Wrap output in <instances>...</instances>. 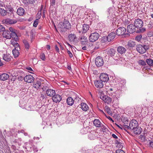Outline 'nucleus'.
<instances>
[{"mask_svg":"<svg viewBox=\"0 0 153 153\" xmlns=\"http://www.w3.org/2000/svg\"><path fill=\"white\" fill-rule=\"evenodd\" d=\"M89 26L87 24H84L82 26L81 25H76V29L79 33L81 32L82 33H86L89 29Z\"/></svg>","mask_w":153,"mask_h":153,"instance_id":"nucleus-3","label":"nucleus"},{"mask_svg":"<svg viewBox=\"0 0 153 153\" xmlns=\"http://www.w3.org/2000/svg\"><path fill=\"white\" fill-rule=\"evenodd\" d=\"M5 30V27L3 25H0V33L3 32Z\"/></svg>","mask_w":153,"mask_h":153,"instance_id":"nucleus-48","label":"nucleus"},{"mask_svg":"<svg viewBox=\"0 0 153 153\" xmlns=\"http://www.w3.org/2000/svg\"><path fill=\"white\" fill-rule=\"evenodd\" d=\"M116 36V33L114 32H112L110 33L108 35L107 38V41L110 42L113 40L115 38Z\"/></svg>","mask_w":153,"mask_h":153,"instance_id":"nucleus-18","label":"nucleus"},{"mask_svg":"<svg viewBox=\"0 0 153 153\" xmlns=\"http://www.w3.org/2000/svg\"><path fill=\"white\" fill-rule=\"evenodd\" d=\"M136 27L132 24H130L127 27V31L130 33H132L136 31Z\"/></svg>","mask_w":153,"mask_h":153,"instance_id":"nucleus-13","label":"nucleus"},{"mask_svg":"<svg viewBox=\"0 0 153 153\" xmlns=\"http://www.w3.org/2000/svg\"><path fill=\"white\" fill-rule=\"evenodd\" d=\"M9 76L7 74L3 73L0 75V80L2 81H5L8 79Z\"/></svg>","mask_w":153,"mask_h":153,"instance_id":"nucleus-25","label":"nucleus"},{"mask_svg":"<svg viewBox=\"0 0 153 153\" xmlns=\"http://www.w3.org/2000/svg\"><path fill=\"white\" fill-rule=\"evenodd\" d=\"M149 146L153 149V138L151 139L150 140H149Z\"/></svg>","mask_w":153,"mask_h":153,"instance_id":"nucleus-39","label":"nucleus"},{"mask_svg":"<svg viewBox=\"0 0 153 153\" xmlns=\"http://www.w3.org/2000/svg\"><path fill=\"white\" fill-rule=\"evenodd\" d=\"M113 8L112 7H109L108 9V11L109 14L112 13V12L113 11Z\"/></svg>","mask_w":153,"mask_h":153,"instance_id":"nucleus-50","label":"nucleus"},{"mask_svg":"<svg viewBox=\"0 0 153 153\" xmlns=\"http://www.w3.org/2000/svg\"><path fill=\"white\" fill-rule=\"evenodd\" d=\"M74 100L71 97H69L67 99L66 102L68 105H72L74 104Z\"/></svg>","mask_w":153,"mask_h":153,"instance_id":"nucleus-29","label":"nucleus"},{"mask_svg":"<svg viewBox=\"0 0 153 153\" xmlns=\"http://www.w3.org/2000/svg\"><path fill=\"white\" fill-rule=\"evenodd\" d=\"M7 12L5 10L0 8V14L2 16H5L7 15Z\"/></svg>","mask_w":153,"mask_h":153,"instance_id":"nucleus-36","label":"nucleus"},{"mask_svg":"<svg viewBox=\"0 0 153 153\" xmlns=\"http://www.w3.org/2000/svg\"><path fill=\"white\" fill-rule=\"evenodd\" d=\"M146 62L147 64L150 66L153 65V60L151 59H147L146 60Z\"/></svg>","mask_w":153,"mask_h":153,"instance_id":"nucleus-38","label":"nucleus"},{"mask_svg":"<svg viewBox=\"0 0 153 153\" xmlns=\"http://www.w3.org/2000/svg\"><path fill=\"white\" fill-rule=\"evenodd\" d=\"M39 22V20L38 19H36L34 21L33 23V26L34 27H36L37 25L38 24Z\"/></svg>","mask_w":153,"mask_h":153,"instance_id":"nucleus-43","label":"nucleus"},{"mask_svg":"<svg viewBox=\"0 0 153 153\" xmlns=\"http://www.w3.org/2000/svg\"><path fill=\"white\" fill-rule=\"evenodd\" d=\"M100 79L102 82H107L109 79L108 75L105 73L101 74L100 76Z\"/></svg>","mask_w":153,"mask_h":153,"instance_id":"nucleus-11","label":"nucleus"},{"mask_svg":"<svg viewBox=\"0 0 153 153\" xmlns=\"http://www.w3.org/2000/svg\"><path fill=\"white\" fill-rule=\"evenodd\" d=\"M46 94L47 96L50 97H53L56 94V92L54 90L48 89L46 91Z\"/></svg>","mask_w":153,"mask_h":153,"instance_id":"nucleus-19","label":"nucleus"},{"mask_svg":"<svg viewBox=\"0 0 153 153\" xmlns=\"http://www.w3.org/2000/svg\"><path fill=\"white\" fill-rule=\"evenodd\" d=\"M24 79L25 82L30 83L33 82L34 78L32 75H26Z\"/></svg>","mask_w":153,"mask_h":153,"instance_id":"nucleus-14","label":"nucleus"},{"mask_svg":"<svg viewBox=\"0 0 153 153\" xmlns=\"http://www.w3.org/2000/svg\"><path fill=\"white\" fill-rule=\"evenodd\" d=\"M58 43L59 44V46L60 47L61 49H62V50H63L64 49V48H63V47L58 42Z\"/></svg>","mask_w":153,"mask_h":153,"instance_id":"nucleus-62","label":"nucleus"},{"mask_svg":"<svg viewBox=\"0 0 153 153\" xmlns=\"http://www.w3.org/2000/svg\"><path fill=\"white\" fill-rule=\"evenodd\" d=\"M81 106L82 109L83 111H86L88 109V107L86 103H82L81 104Z\"/></svg>","mask_w":153,"mask_h":153,"instance_id":"nucleus-28","label":"nucleus"},{"mask_svg":"<svg viewBox=\"0 0 153 153\" xmlns=\"http://www.w3.org/2000/svg\"><path fill=\"white\" fill-rule=\"evenodd\" d=\"M7 8L8 10L10 12H12L13 10V9L10 6H9L8 7L7 6Z\"/></svg>","mask_w":153,"mask_h":153,"instance_id":"nucleus-55","label":"nucleus"},{"mask_svg":"<svg viewBox=\"0 0 153 153\" xmlns=\"http://www.w3.org/2000/svg\"><path fill=\"white\" fill-rule=\"evenodd\" d=\"M23 42L24 44L25 48L27 50H28L30 46L28 42L26 40H24Z\"/></svg>","mask_w":153,"mask_h":153,"instance_id":"nucleus-35","label":"nucleus"},{"mask_svg":"<svg viewBox=\"0 0 153 153\" xmlns=\"http://www.w3.org/2000/svg\"><path fill=\"white\" fill-rule=\"evenodd\" d=\"M149 45H137L136 46V50L140 54H143L146 52V50L149 48Z\"/></svg>","mask_w":153,"mask_h":153,"instance_id":"nucleus-2","label":"nucleus"},{"mask_svg":"<svg viewBox=\"0 0 153 153\" xmlns=\"http://www.w3.org/2000/svg\"><path fill=\"white\" fill-rule=\"evenodd\" d=\"M117 50L119 53L122 54L125 53L126 50L124 47L122 46H120L118 47Z\"/></svg>","mask_w":153,"mask_h":153,"instance_id":"nucleus-23","label":"nucleus"},{"mask_svg":"<svg viewBox=\"0 0 153 153\" xmlns=\"http://www.w3.org/2000/svg\"><path fill=\"white\" fill-rule=\"evenodd\" d=\"M138 63L140 65H142L143 66L145 65H146L145 62L142 60H139L138 61Z\"/></svg>","mask_w":153,"mask_h":153,"instance_id":"nucleus-40","label":"nucleus"},{"mask_svg":"<svg viewBox=\"0 0 153 153\" xmlns=\"http://www.w3.org/2000/svg\"><path fill=\"white\" fill-rule=\"evenodd\" d=\"M138 126V123L137 121L135 120H131L129 124V128L131 130H133L135 129L137 126Z\"/></svg>","mask_w":153,"mask_h":153,"instance_id":"nucleus-9","label":"nucleus"},{"mask_svg":"<svg viewBox=\"0 0 153 153\" xmlns=\"http://www.w3.org/2000/svg\"><path fill=\"white\" fill-rule=\"evenodd\" d=\"M12 38L10 41L11 44H12L14 47L17 48H19V45L17 42V40H18V36H16L12 37Z\"/></svg>","mask_w":153,"mask_h":153,"instance_id":"nucleus-7","label":"nucleus"},{"mask_svg":"<svg viewBox=\"0 0 153 153\" xmlns=\"http://www.w3.org/2000/svg\"><path fill=\"white\" fill-rule=\"evenodd\" d=\"M44 7V6L43 5H41L40 10H39L36 15V17L37 18V19H38V20L40 18L41 14H42V9L43 7Z\"/></svg>","mask_w":153,"mask_h":153,"instance_id":"nucleus-32","label":"nucleus"},{"mask_svg":"<svg viewBox=\"0 0 153 153\" xmlns=\"http://www.w3.org/2000/svg\"><path fill=\"white\" fill-rule=\"evenodd\" d=\"M95 63L97 67L102 66L104 63L102 57L100 56L97 57L95 59Z\"/></svg>","mask_w":153,"mask_h":153,"instance_id":"nucleus-8","label":"nucleus"},{"mask_svg":"<svg viewBox=\"0 0 153 153\" xmlns=\"http://www.w3.org/2000/svg\"><path fill=\"white\" fill-rule=\"evenodd\" d=\"M123 128H125V129H130V128H129V125L128 126L127 125H126L125 124H124L123 126Z\"/></svg>","mask_w":153,"mask_h":153,"instance_id":"nucleus-52","label":"nucleus"},{"mask_svg":"<svg viewBox=\"0 0 153 153\" xmlns=\"http://www.w3.org/2000/svg\"><path fill=\"white\" fill-rule=\"evenodd\" d=\"M40 58L43 61H45V55L44 53L41 54L40 55Z\"/></svg>","mask_w":153,"mask_h":153,"instance_id":"nucleus-44","label":"nucleus"},{"mask_svg":"<svg viewBox=\"0 0 153 153\" xmlns=\"http://www.w3.org/2000/svg\"><path fill=\"white\" fill-rule=\"evenodd\" d=\"M55 49L56 50V51L57 52H59V49L57 45H56L55 46Z\"/></svg>","mask_w":153,"mask_h":153,"instance_id":"nucleus-57","label":"nucleus"},{"mask_svg":"<svg viewBox=\"0 0 153 153\" xmlns=\"http://www.w3.org/2000/svg\"><path fill=\"white\" fill-rule=\"evenodd\" d=\"M43 11V15H42V17H45V14L46 12V8L45 7L43 8L42 9V11Z\"/></svg>","mask_w":153,"mask_h":153,"instance_id":"nucleus-49","label":"nucleus"},{"mask_svg":"<svg viewBox=\"0 0 153 153\" xmlns=\"http://www.w3.org/2000/svg\"><path fill=\"white\" fill-rule=\"evenodd\" d=\"M100 98L105 103L108 104L110 103L112 101L111 99L106 95H101Z\"/></svg>","mask_w":153,"mask_h":153,"instance_id":"nucleus-12","label":"nucleus"},{"mask_svg":"<svg viewBox=\"0 0 153 153\" xmlns=\"http://www.w3.org/2000/svg\"><path fill=\"white\" fill-rule=\"evenodd\" d=\"M2 35L4 37L7 39H10L12 37L10 32L8 30H5L3 32Z\"/></svg>","mask_w":153,"mask_h":153,"instance_id":"nucleus-17","label":"nucleus"},{"mask_svg":"<svg viewBox=\"0 0 153 153\" xmlns=\"http://www.w3.org/2000/svg\"><path fill=\"white\" fill-rule=\"evenodd\" d=\"M9 31L11 33L12 37L17 36V35L16 30L12 27L9 28Z\"/></svg>","mask_w":153,"mask_h":153,"instance_id":"nucleus-26","label":"nucleus"},{"mask_svg":"<svg viewBox=\"0 0 153 153\" xmlns=\"http://www.w3.org/2000/svg\"><path fill=\"white\" fill-rule=\"evenodd\" d=\"M94 84L95 86L97 88H102L103 87L104 84L103 82L101 80H97L94 82Z\"/></svg>","mask_w":153,"mask_h":153,"instance_id":"nucleus-20","label":"nucleus"},{"mask_svg":"<svg viewBox=\"0 0 153 153\" xmlns=\"http://www.w3.org/2000/svg\"><path fill=\"white\" fill-rule=\"evenodd\" d=\"M30 4H33L35 2L36 0H28Z\"/></svg>","mask_w":153,"mask_h":153,"instance_id":"nucleus-54","label":"nucleus"},{"mask_svg":"<svg viewBox=\"0 0 153 153\" xmlns=\"http://www.w3.org/2000/svg\"><path fill=\"white\" fill-rule=\"evenodd\" d=\"M80 39L82 44L84 42H86L87 41L86 37L83 35H81L79 37Z\"/></svg>","mask_w":153,"mask_h":153,"instance_id":"nucleus-33","label":"nucleus"},{"mask_svg":"<svg viewBox=\"0 0 153 153\" xmlns=\"http://www.w3.org/2000/svg\"><path fill=\"white\" fill-rule=\"evenodd\" d=\"M60 30L62 32H65L67 30L69 29L71 26L69 22L65 19L64 20L63 22H60Z\"/></svg>","mask_w":153,"mask_h":153,"instance_id":"nucleus-1","label":"nucleus"},{"mask_svg":"<svg viewBox=\"0 0 153 153\" xmlns=\"http://www.w3.org/2000/svg\"><path fill=\"white\" fill-rule=\"evenodd\" d=\"M106 53L111 57L114 56L116 52V51L113 48L108 49L105 50Z\"/></svg>","mask_w":153,"mask_h":153,"instance_id":"nucleus-16","label":"nucleus"},{"mask_svg":"<svg viewBox=\"0 0 153 153\" xmlns=\"http://www.w3.org/2000/svg\"><path fill=\"white\" fill-rule=\"evenodd\" d=\"M105 109L108 113H111V110L108 106H105Z\"/></svg>","mask_w":153,"mask_h":153,"instance_id":"nucleus-46","label":"nucleus"},{"mask_svg":"<svg viewBox=\"0 0 153 153\" xmlns=\"http://www.w3.org/2000/svg\"><path fill=\"white\" fill-rule=\"evenodd\" d=\"M27 69L29 71H33V70L31 67H29L27 68Z\"/></svg>","mask_w":153,"mask_h":153,"instance_id":"nucleus-64","label":"nucleus"},{"mask_svg":"<svg viewBox=\"0 0 153 153\" xmlns=\"http://www.w3.org/2000/svg\"><path fill=\"white\" fill-rule=\"evenodd\" d=\"M68 37L69 40L71 42H74L76 41V40H77V37L74 34H69Z\"/></svg>","mask_w":153,"mask_h":153,"instance_id":"nucleus-21","label":"nucleus"},{"mask_svg":"<svg viewBox=\"0 0 153 153\" xmlns=\"http://www.w3.org/2000/svg\"><path fill=\"white\" fill-rule=\"evenodd\" d=\"M126 31V29L124 27H120L118 28L116 31V34L118 36H121L123 35L125 36H129V34H125V32Z\"/></svg>","mask_w":153,"mask_h":153,"instance_id":"nucleus-5","label":"nucleus"},{"mask_svg":"<svg viewBox=\"0 0 153 153\" xmlns=\"http://www.w3.org/2000/svg\"><path fill=\"white\" fill-rule=\"evenodd\" d=\"M3 59L7 62H9L11 59V56L8 53L4 54L2 56Z\"/></svg>","mask_w":153,"mask_h":153,"instance_id":"nucleus-24","label":"nucleus"},{"mask_svg":"<svg viewBox=\"0 0 153 153\" xmlns=\"http://www.w3.org/2000/svg\"><path fill=\"white\" fill-rule=\"evenodd\" d=\"M135 128L133 130L134 133L136 135L140 134L141 133L142 129L141 128H139L138 126Z\"/></svg>","mask_w":153,"mask_h":153,"instance_id":"nucleus-30","label":"nucleus"},{"mask_svg":"<svg viewBox=\"0 0 153 153\" xmlns=\"http://www.w3.org/2000/svg\"><path fill=\"white\" fill-rule=\"evenodd\" d=\"M142 38V35H140L137 36L135 37V40L137 41H139Z\"/></svg>","mask_w":153,"mask_h":153,"instance_id":"nucleus-41","label":"nucleus"},{"mask_svg":"<svg viewBox=\"0 0 153 153\" xmlns=\"http://www.w3.org/2000/svg\"><path fill=\"white\" fill-rule=\"evenodd\" d=\"M82 49L84 50H87L88 48H87V46H84L82 47Z\"/></svg>","mask_w":153,"mask_h":153,"instance_id":"nucleus-61","label":"nucleus"},{"mask_svg":"<svg viewBox=\"0 0 153 153\" xmlns=\"http://www.w3.org/2000/svg\"><path fill=\"white\" fill-rule=\"evenodd\" d=\"M140 138L143 141H145L146 140L145 136L141 135L140 136Z\"/></svg>","mask_w":153,"mask_h":153,"instance_id":"nucleus-47","label":"nucleus"},{"mask_svg":"<svg viewBox=\"0 0 153 153\" xmlns=\"http://www.w3.org/2000/svg\"><path fill=\"white\" fill-rule=\"evenodd\" d=\"M112 136L114 138H115V139H117L118 138V137L114 134H112Z\"/></svg>","mask_w":153,"mask_h":153,"instance_id":"nucleus-60","label":"nucleus"},{"mask_svg":"<svg viewBox=\"0 0 153 153\" xmlns=\"http://www.w3.org/2000/svg\"><path fill=\"white\" fill-rule=\"evenodd\" d=\"M4 3L3 2L0 1V7H4Z\"/></svg>","mask_w":153,"mask_h":153,"instance_id":"nucleus-56","label":"nucleus"},{"mask_svg":"<svg viewBox=\"0 0 153 153\" xmlns=\"http://www.w3.org/2000/svg\"><path fill=\"white\" fill-rule=\"evenodd\" d=\"M146 29L145 28L143 27L141 29H139L137 31V33H143L145 31Z\"/></svg>","mask_w":153,"mask_h":153,"instance_id":"nucleus-45","label":"nucleus"},{"mask_svg":"<svg viewBox=\"0 0 153 153\" xmlns=\"http://www.w3.org/2000/svg\"><path fill=\"white\" fill-rule=\"evenodd\" d=\"M17 22V21L16 20L11 19L9 18L4 19L2 21L3 24L7 25L14 24Z\"/></svg>","mask_w":153,"mask_h":153,"instance_id":"nucleus-6","label":"nucleus"},{"mask_svg":"<svg viewBox=\"0 0 153 153\" xmlns=\"http://www.w3.org/2000/svg\"><path fill=\"white\" fill-rule=\"evenodd\" d=\"M100 36L99 34L97 33H91L89 36V40L92 42H94L97 40Z\"/></svg>","mask_w":153,"mask_h":153,"instance_id":"nucleus-4","label":"nucleus"},{"mask_svg":"<svg viewBox=\"0 0 153 153\" xmlns=\"http://www.w3.org/2000/svg\"><path fill=\"white\" fill-rule=\"evenodd\" d=\"M106 117L110 120L113 123L114 122V121L113 120L112 118L110 116L107 117L106 115Z\"/></svg>","mask_w":153,"mask_h":153,"instance_id":"nucleus-58","label":"nucleus"},{"mask_svg":"<svg viewBox=\"0 0 153 153\" xmlns=\"http://www.w3.org/2000/svg\"><path fill=\"white\" fill-rule=\"evenodd\" d=\"M116 153H125V152L123 150L120 149L117 150Z\"/></svg>","mask_w":153,"mask_h":153,"instance_id":"nucleus-53","label":"nucleus"},{"mask_svg":"<svg viewBox=\"0 0 153 153\" xmlns=\"http://www.w3.org/2000/svg\"><path fill=\"white\" fill-rule=\"evenodd\" d=\"M67 53H68L69 57L70 58H72L73 56V55L71 52L69 50H67Z\"/></svg>","mask_w":153,"mask_h":153,"instance_id":"nucleus-51","label":"nucleus"},{"mask_svg":"<svg viewBox=\"0 0 153 153\" xmlns=\"http://www.w3.org/2000/svg\"><path fill=\"white\" fill-rule=\"evenodd\" d=\"M19 48H17L15 47L13 51V53L15 57H17L19 55V52L18 49Z\"/></svg>","mask_w":153,"mask_h":153,"instance_id":"nucleus-31","label":"nucleus"},{"mask_svg":"<svg viewBox=\"0 0 153 153\" xmlns=\"http://www.w3.org/2000/svg\"><path fill=\"white\" fill-rule=\"evenodd\" d=\"M55 0H51V4L52 6L55 4Z\"/></svg>","mask_w":153,"mask_h":153,"instance_id":"nucleus-59","label":"nucleus"},{"mask_svg":"<svg viewBox=\"0 0 153 153\" xmlns=\"http://www.w3.org/2000/svg\"><path fill=\"white\" fill-rule=\"evenodd\" d=\"M41 85V83L40 81H37L33 85V87L38 89Z\"/></svg>","mask_w":153,"mask_h":153,"instance_id":"nucleus-34","label":"nucleus"},{"mask_svg":"<svg viewBox=\"0 0 153 153\" xmlns=\"http://www.w3.org/2000/svg\"><path fill=\"white\" fill-rule=\"evenodd\" d=\"M61 96L59 94H54L52 97L53 102L57 103L59 102L62 100Z\"/></svg>","mask_w":153,"mask_h":153,"instance_id":"nucleus-15","label":"nucleus"},{"mask_svg":"<svg viewBox=\"0 0 153 153\" xmlns=\"http://www.w3.org/2000/svg\"><path fill=\"white\" fill-rule=\"evenodd\" d=\"M99 47L98 45H96L94 47V50H97L99 48Z\"/></svg>","mask_w":153,"mask_h":153,"instance_id":"nucleus-63","label":"nucleus"},{"mask_svg":"<svg viewBox=\"0 0 153 153\" xmlns=\"http://www.w3.org/2000/svg\"><path fill=\"white\" fill-rule=\"evenodd\" d=\"M94 125L97 127H100L101 126L102 123L98 119H95L93 121Z\"/></svg>","mask_w":153,"mask_h":153,"instance_id":"nucleus-27","label":"nucleus"},{"mask_svg":"<svg viewBox=\"0 0 153 153\" xmlns=\"http://www.w3.org/2000/svg\"><path fill=\"white\" fill-rule=\"evenodd\" d=\"M143 21L139 19H135L134 22V25L137 28H140L143 26Z\"/></svg>","mask_w":153,"mask_h":153,"instance_id":"nucleus-10","label":"nucleus"},{"mask_svg":"<svg viewBox=\"0 0 153 153\" xmlns=\"http://www.w3.org/2000/svg\"><path fill=\"white\" fill-rule=\"evenodd\" d=\"M135 45V42L132 41H130L128 43V46L131 47H133Z\"/></svg>","mask_w":153,"mask_h":153,"instance_id":"nucleus-37","label":"nucleus"},{"mask_svg":"<svg viewBox=\"0 0 153 153\" xmlns=\"http://www.w3.org/2000/svg\"><path fill=\"white\" fill-rule=\"evenodd\" d=\"M25 10L24 9L21 7H19L17 9V13L20 16H23L25 14Z\"/></svg>","mask_w":153,"mask_h":153,"instance_id":"nucleus-22","label":"nucleus"},{"mask_svg":"<svg viewBox=\"0 0 153 153\" xmlns=\"http://www.w3.org/2000/svg\"><path fill=\"white\" fill-rule=\"evenodd\" d=\"M23 2L26 6H28L30 4L28 0H23Z\"/></svg>","mask_w":153,"mask_h":153,"instance_id":"nucleus-42","label":"nucleus"}]
</instances>
